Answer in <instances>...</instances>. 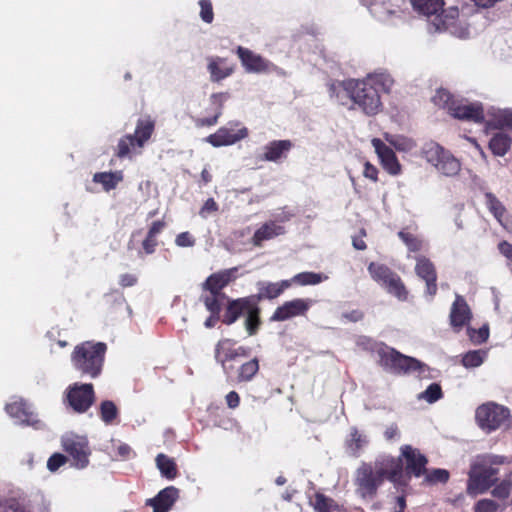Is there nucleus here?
<instances>
[{
	"mask_svg": "<svg viewBox=\"0 0 512 512\" xmlns=\"http://www.w3.org/2000/svg\"><path fill=\"white\" fill-rule=\"evenodd\" d=\"M504 461V458L502 456L497 455H486L481 458H479L478 462L482 464H486L487 466L493 467V465H499L502 464Z\"/></svg>",
	"mask_w": 512,
	"mask_h": 512,
	"instance_id": "nucleus-57",
	"label": "nucleus"
},
{
	"mask_svg": "<svg viewBox=\"0 0 512 512\" xmlns=\"http://www.w3.org/2000/svg\"><path fill=\"white\" fill-rule=\"evenodd\" d=\"M446 152L442 146L434 141L425 143L421 150L422 156L433 166L439 165V161Z\"/></svg>",
	"mask_w": 512,
	"mask_h": 512,
	"instance_id": "nucleus-27",
	"label": "nucleus"
},
{
	"mask_svg": "<svg viewBox=\"0 0 512 512\" xmlns=\"http://www.w3.org/2000/svg\"><path fill=\"white\" fill-rule=\"evenodd\" d=\"M63 449L73 458L77 468H85L89 463L90 450L85 437L66 435L62 437Z\"/></svg>",
	"mask_w": 512,
	"mask_h": 512,
	"instance_id": "nucleus-11",
	"label": "nucleus"
},
{
	"mask_svg": "<svg viewBox=\"0 0 512 512\" xmlns=\"http://www.w3.org/2000/svg\"><path fill=\"white\" fill-rule=\"evenodd\" d=\"M291 285L290 280H282L278 283L259 281L257 282L258 293L249 296L252 304H258L263 299H274L281 295L283 291Z\"/></svg>",
	"mask_w": 512,
	"mask_h": 512,
	"instance_id": "nucleus-15",
	"label": "nucleus"
},
{
	"mask_svg": "<svg viewBox=\"0 0 512 512\" xmlns=\"http://www.w3.org/2000/svg\"><path fill=\"white\" fill-rule=\"evenodd\" d=\"M497 474V468L487 466L478 461L475 462L469 472L467 493L473 496L484 493L494 485Z\"/></svg>",
	"mask_w": 512,
	"mask_h": 512,
	"instance_id": "nucleus-8",
	"label": "nucleus"
},
{
	"mask_svg": "<svg viewBox=\"0 0 512 512\" xmlns=\"http://www.w3.org/2000/svg\"><path fill=\"white\" fill-rule=\"evenodd\" d=\"M403 463L400 459L388 457L382 461L377 460L372 466L368 463L362 465L356 471L355 482L357 492L363 497L373 498L378 487L383 483L384 478L391 482L402 481Z\"/></svg>",
	"mask_w": 512,
	"mask_h": 512,
	"instance_id": "nucleus-1",
	"label": "nucleus"
},
{
	"mask_svg": "<svg viewBox=\"0 0 512 512\" xmlns=\"http://www.w3.org/2000/svg\"><path fill=\"white\" fill-rule=\"evenodd\" d=\"M511 494L506 478H504L493 490L492 495L499 499H506Z\"/></svg>",
	"mask_w": 512,
	"mask_h": 512,
	"instance_id": "nucleus-54",
	"label": "nucleus"
},
{
	"mask_svg": "<svg viewBox=\"0 0 512 512\" xmlns=\"http://www.w3.org/2000/svg\"><path fill=\"white\" fill-rule=\"evenodd\" d=\"M94 398L93 385L90 383H75L67 390V402L77 413H85L93 405Z\"/></svg>",
	"mask_w": 512,
	"mask_h": 512,
	"instance_id": "nucleus-10",
	"label": "nucleus"
},
{
	"mask_svg": "<svg viewBox=\"0 0 512 512\" xmlns=\"http://www.w3.org/2000/svg\"><path fill=\"white\" fill-rule=\"evenodd\" d=\"M237 54L248 72L261 73L267 70L268 62L253 51L239 46Z\"/></svg>",
	"mask_w": 512,
	"mask_h": 512,
	"instance_id": "nucleus-20",
	"label": "nucleus"
},
{
	"mask_svg": "<svg viewBox=\"0 0 512 512\" xmlns=\"http://www.w3.org/2000/svg\"><path fill=\"white\" fill-rule=\"evenodd\" d=\"M208 69L211 73V80L214 82H218V81L226 78L231 73L230 69H226V70L220 69L215 62H211L208 65Z\"/></svg>",
	"mask_w": 512,
	"mask_h": 512,
	"instance_id": "nucleus-50",
	"label": "nucleus"
},
{
	"mask_svg": "<svg viewBox=\"0 0 512 512\" xmlns=\"http://www.w3.org/2000/svg\"><path fill=\"white\" fill-rule=\"evenodd\" d=\"M237 267L221 270L211 274L202 284V289L209 293L224 294L222 289L236 279Z\"/></svg>",
	"mask_w": 512,
	"mask_h": 512,
	"instance_id": "nucleus-14",
	"label": "nucleus"
},
{
	"mask_svg": "<svg viewBox=\"0 0 512 512\" xmlns=\"http://www.w3.org/2000/svg\"><path fill=\"white\" fill-rule=\"evenodd\" d=\"M368 270L372 278L381 283L389 293L395 295L400 300H405L407 291L400 277L389 267L383 264L371 263Z\"/></svg>",
	"mask_w": 512,
	"mask_h": 512,
	"instance_id": "nucleus-9",
	"label": "nucleus"
},
{
	"mask_svg": "<svg viewBox=\"0 0 512 512\" xmlns=\"http://www.w3.org/2000/svg\"><path fill=\"white\" fill-rule=\"evenodd\" d=\"M309 309V303L303 299H294L278 307L271 316V321H285L294 316L303 315Z\"/></svg>",
	"mask_w": 512,
	"mask_h": 512,
	"instance_id": "nucleus-16",
	"label": "nucleus"
},
{
	"mask_svg": "<svg viewBox=\"0 0 512 512\" xmlns=\"http://www.w3.org/2000/svg\"><path fill=\"white\" fill-rule=\"evenodd\" d=\"M449 113L457 119L482 123L484 121V111L480 103H458L452 102L449 106Z\"/></svg>",
	"mask_w": 512,
	"mask_h": 512,
	"instance_id": "nucleus-13",
	"label": "nucleus"
},
{
	"mask_svg": "<svg viewBox=\"0 0 512 512\" xmlns=\"http://www.w3.org/2000/svg\"><path fill=\"white\" fill-rule=\"evenodd\" d=\"M175 243L179 247H192L195 244V240L189 232H182L177 235Z\"/></svg>",
	"mask_w": 512,
	"mask_h": 512,
	"instance_id": "nucleus-55",
	"label": "nucleus"
},
{
	"mask_svg": "<svg viewBox=\"0 0 512 512\" xmlns=\"http://www.w3.org/2000/svg\"><path fill=\"white\" fill-rule=\"evenodd\" d=\"M67 461V457L60 453H55L47 461V468L51 472H55L59 467L64 465Z\"/></svg>",
	"mask_w": 512,
	"mask_h": 512,
	"instance_id": "nucleus-52",
	"label": "nucleus"
},
{
	"mask_svg": "<svg viewBox=\"0 0 512 512\" xmlns=\"http://www.w3.org/2000/svg\"><path fill=\"white\" fill-rule=\"evenodd\" d=\"M247 317L245 320V327L249 335H255L261 324L260 308L258 304L250 303L249 308L246 310Z\"/></svg>",
	"mask_w": 512,
	"mask_h": 512,
	"instance_id": "nucleus-32",
	"label": "nucleus"
},
{
	"mask_svg": "<svg viewBox=\"0 0 512 512\" xmlns=\"http://www.w3.org/2000/svg\"><path fill=\"white\" fill-rule=\"evenodd\" d=\"M398 236L402 239V241L406 244L410 251L416 252L420 250L421 242L412 234L400 231L398 233Z\"/></svg>",
	"mask_w": 512,
	"mask_h": 512,
	"instance_id": "nucleus-48",
	"label": "nucleus"
},
{
	"mask_svg": "<svg viewBox=\"0 0 512 512\" xmlns=\"http://www.w3.org/2000/svg\"><path fill=\"white\" fill-rule=\"evenodd\" d=\"M123 179V175L121 171L117 172H101L96 173L93 176V181L96 183H101L105 191H110L114 189L119 182Z\"/></svg>",
	"mask_w": 512,
	"mask_h": 512,
	"instance_id": "nucleus-28",
	"label": "nucleus"
},
{
	"mask_svg": "<svg viewBox=\"0 0 512 512\" xmlns=\"http://www.w3.org/2000/svg\"><path fill=\"white\" fill-rule=\"evenodd\" d=\"M156 244L155 238H150V235L147 234V237L143 241V249L147 254H151L154 252Z\"/></svg>",
	"mask_w": 512,
	"mask_h": 512,
	"instance_id": "nucleus-62",
	"label": "nucleus"
},
{
	"mask_svg": "<svg viewBox=\"0 0 512 512\" xmlns=\"http://www.w3.org/2000/svg\"><path fill=\"white\" fill-rule=\"evenodd\" d=\"M500 253L505 256L509 264H512V245L507 241H502L498 244Z\"/></svg>",
	"mask_w": 512,
	"mask_h": 512,
	"instance_id": "nucleus-58",
	"label": "nucleus"
},
{
	"mask_svg": "<svg viewBox=\"0 0 512 512\" xmlns=\"http://www.w3.org/2000/svg\"><path fill=\"white\" fill-rule=\"evenodd\" d=\"M485 203L489 211L497 219V221L504 225V218L506 215V209L504 205L498 200V198L491 192L485 193Z\"/></svg>",
	"mask_w": 512,
	"mask_h": 512,
	"instance_id": "nucleus-31",
	"label": "nucleus"
},
{
	"mask_svg": "<svg viewBox=\"0 0 512 512\" xmlns=\"http://www.w3.org/2000/svg\"><path fill=\"white\" fill-rule=\"evenodd\" d=\"M291 147L292 143L290 140L272 141L265 147L266 152L262 159L273 162L278 161L291 149Z\"/></svg>",
	"mask_w": 512,
	"mask_h": 512,
	"instance_id": "nucleus-25",
	"label": "nucleus"
},
{
	"mask_svg": "<svg viewBox=\"0 0 512 512\" xmlns=\"http://www.w3.org/2000/svg\"><path fill=\"white\" fill-rule=\"evenodd\" d=\"M156 465L165 478L174 479L177 476V468L174 460L165 454L160 453L157 455Z\"/></svg>",
	"mask_w": 512,
	"mask_h": 512,
	"instance_id": "nucleus-34",
	"label": "nucleus"
},
{
	"mask_svg": "<svg viewBox=\"0 0 512 512\" xmlns=\"http://www.w3.org/2000/svg\"><path fill=\"white\" fill-rule=\"evenodd\" d=\"M327 279V276L315 272H302L295 275L290 281L300 285H316Z\"/></svg>",
	"mask_w": 512,
	"mask_h": 512,
	"instance_id": "nucleus-37",
	"label": "nucleus"
},
{
	"mask_svg": "<svg viewBox=\"0 0 512 512\" xmlns=\"http://www.w3.org/2000/svg\"><path fill=\"white\" fill-rule=\"evenodd\" d=\"M240 402V398L237 392L231 391L226 395V403L229 408H236L238 407Z\"/></svg>",
	"mask_w": 512,
	"mask_h": 512,
	"instance_id": "nucleus-60",
	"label": "nucleus"
},
{
	"mask_svg": "<svg viewBox=\"0 0 512 512\" xmlns=\"http://www.w3.org/2000/svg\"><path fill=\"white\" fill-rule=\"evenodd\" d=\"M485 351L473 350L467 352L462 358V364L467 368L478 367L483 363Z\"/></svg>",
	"mask_w": 512,
	"mask_h": 512,
	"instance_id": "nucleus-42",
	"label": "nucleus"
},
{
	"mask_svg": "<svg viewBox=\"0 0 512 512\" xmlns=\"http://www.w3.org/2000/svg\"><path fill=\"white\" fill-rule=\"evenodd\" d=\"M433 102L436 105L446 107L449 110L451 103L456 101L453 100L452 95L448 91L439 89L433 97Z\"/></svg>",
	"mask_w": 512,
	"mask_h": 512,
	"instance_id": "nucleus-47",
	"label": "nucleus"
},
{
	"mask_svg": "<svg viewBox=\"0 0 512 512\" xmlns=\"http://www.w3.org/2000/svg\"><path fill=\"white\" fill-rule=\"evenodd\" d=\"M232 341L230 339L220 340L215 348V359L217 362L221 363L223 370L228 374V369L226 367V361L234 360L238 356H247L248 351L244 347H239L237 349L226 348L227 344H230Z\"/></svg>",
	"mask_w": 512,
	"mask_h": 512,
	"instance_id": "nucleus-22",
	"label": "nucleus"
},
{
	"mask_svg": "<svg viewBox=\"0 0 512 512\" xmlns=\"http://www.w3.org/2000/svg\"><path fill=\"white\" fill-rule=\"evenodd\" d=\"M435 167L445 176H455L460 171L459 161L448 151L439 161V165H436Z\"/></svg>",
	"mask_w": 512,
	"mask_h": 512,
	"instance_id": "nucleus-29",
	"label": "nucleus"
},
{
	"mask_svg": "<svg viewBox=\"0 0 512 512\" xmlns=\"http://www.w3.org/2000/svg\"><path fill=\"white\" fill-rule=\"evenodd\" d=\"M199 5L201 7L200 16L201 19L206 23L213 21V9L210 0H200Z\"/></svg>",
	"mask_w": 512,
	"mask_h": 512,
	"instance_id": "nucleus-53",
	"label": "nucleus"
},
{
	"mask_svg": "<svg viewBox=\"0 0 512 512\" xmlns=\"http://www.w3.org/2000/svg\"><path fill=\"white\" fill-rule=\"evenodd\" d=\"M498 504L491 499H481L474 507V512H497Z\"/></svg>",
	"mask_w": 512,
	"mask_h": 512,
	"instance_id": "nucleus-49",
	"label": "nucleus"
},
{
	"mask_svg": "<svg viewBox=\"0 0 512 512\" xmlns=\"http://www.w3.org/2000/svg\"><path fill=\"white\" fill-rule=\"evenodd\" d=\"M201 300L211 314L220 315L224 301H228V297L226 294L210 293L209 295L202 296Z\"/></svg>",
	"mask_w": 512,
	"mask_h": 512,
	"instance_id": "nucleus-36",
	"label": "nucleus"
},
{
	"mask_svg": "<svg viewBox=\"0 0 512 512\" xmlns=\"http://www.w3.org/2000/svg\"><path fill=\"white\" fill-rule=\"evenodd\" d=\"M179 490L169 486L161 490L156 497L147 500V505L152 506L154 512H168L177 500Z\"/></svg>",
	"mask_w": 512,
	"mask_h": 512,
	"instance_id": "nucleus-19",
	"label": "nucleus"
},
{
	"mask_svg": "<svg viewBox=\"0 0 512 512\" xmlns=\"http://www.w3.org/2000/svg\"><path fill=\"white\" fill-rule=\"evenodd\" d=\"M467 334L470 340L475 344H482L487 341L489 337V327L487 324H484L479 329H474L471 327L467 328Z\"/></svg>",
	"mask_w": 512,
	"mask_h": 512,
	"instance_id": "nucleus-44",
	"label": "nucleus"
},
{
	"mask_svg": "<svg viewBox=\"0 0 512 512\" xmlns=\"http://www.w3.org/2000/svg\"><path fill=\"white\" fill-rule=\"evenodd\" d=\"M6 411L11 417L18 419L22 424L34 426L38 423V421L34 419L33 413L28 412L23 403L15 402L8 404L6 406Z\"/></svg>",
	"mask_w": 512,
	"mask_h": 512,
	"instance_id": "nucleus-26",
	"label": "nucleus"
},
{
	"mask_svg": "<svg viewBox=\"0 0 512 512\" xmlns=\"http://www.w3.org/2000/svg\"><path fill=\"white\" fill-rule=\"evenodd\" d=\"M342 317L349 321L357 322L363 318V313L359 310H353L351 312L343 313Z\"/></svg>",
	"mask_w": 512,
	"mask_h": 512,
	"instance_id": "nucleus-63",
	"label": "nucleus"
},
{
	"mask_svg": "<svg viewBox=\"0 0 512 512\" xmlns=\"http://www.w3.org/2000/svg\"><path fill=\"white\" fill-rule=\"evenodd\" d=\"M498 124L500 127L512 128V111L503 110L498 116Z\"/></svg>",
	"mask_w": 512,
	"mask_h": 512,
	"instance_id": "nucleus-56",
	"label": "nucleus"
},
{
	"mask_svg": "<svg viewBox=\"0 0 512 512\" xmlns=\"http://www.w3.org/2000/svg\"><path fill=\"white\" fill-rule=\"evenodd\" d=\"M384 139L398 151L408 152L416 147L415 142L411 138L403 135L385 133Z\"/></svg>",
	"mask_w": 512,
	"mask_h": 512,
	"instance_id": "nucleus-30",
	"label": "nucleus"
},
{
	"mask_svg": "<svg viewBox=\"0 0 512 512\" xmlns=\"http://www.w3.org/2000/svg\"><path fill=\"white\" fill-rule=\"evenodd\" d=\"M372 145L384 169L392 175H397L401 167L394 151L378 138L372 140Z\"/></svg>",
	"mask_w": 512,
	"mask_h": 512,
	"instance_id": "nucleus-17",
	"label": "nucleus"
},
{
	"mask_svg": "<svg viewBox=\"0 0 512 512\" xmlns=\"http://www.w3.org/2000/svg\"><path fill=\"white\" fill-rule=\"evenodd\" d=\"M345 96L353 100L367 115H375L381 108V100L378 89L370 80L349 79L343 84Z\"/></svg>",
	"mask_w": 512,
	"mask_h": 512,
	"instance_id": "nucleus-4",
	"label": "nucleus"
},
{
	"mask_svg": "<svg viewBox=\"0 0 512 512\" xmlns=\"http://www.w3.org/2000/svg\"><path fill=\"white\" fill-rule=\"evenodd\" d=\"M511 145V138L504 133L495 134L490 142L489 147L493 154L503 156L506 154Z\"/></svg>",
	"mask_w": 512,
	"mask_h": 512,
	"instance_id": "nucleus-35",
	"label": "nucleus"
},
{
	"mask_svg": "<svg viewBox=\"0 0 512 512\" xmlns=\"http://www.w3.org/2000/svg\"><path fill=\"white\" fill-rule=\"evenodd\" d=\"M423 476L425 484L434 485L437 483H446L449 480L450 474L445 469L437 468L431 471L427 469V472Z\"/></svg>",
	"mask_w": 512,
	"mask_h": 512,
	"instance_id": "nucleus-38",
	"label": "nucleus"
},
{
	"mask_svg": "<svg viewBox=\"0 0 512 512\" xmlns=\"http://www.w3.org/2000/svg\"><path fill=\"white\" fill-rule=\"evenodd\" d=\"M218 210V205L217 203L214 201L213 198H208L203 207L201 208L199 214L202 216V217H206V212H215Z\"/></svg>",
	"mask_w": 512,
	"mask_h": 512,
	"instance_id": "nucleus-59",
	"label": "nucleus"
},
{
	"mask_svg": "<svg viewBox=\"0 0 512 512\" xmlns=\"http://www.w3.org/2000/svg\"><path fill=\"white\" fill-rule=\"evenodd\" d=\"M472 317L471 310L466 300L456 295L455 301L452 304L450 311V324L456 330L459 331L462 327L469 323Z\"/></svg>",
	"mask_w": 512,
	"mask_h": 512,
	"instance_id": "nucleus-18",
	"label": "nucleus"
},
{
	"mask_svg": "<svg viewBox=\"0 0 512 512\" xmlns=\"http://www.w3.org/2000/svg\"><path fill=\"white\" fill-rule=\"evenodd\" d=\"M249 300V296L231 301L228 299V305L226 308V312L224 314V318L222 320L223 323L227 325L233 324L242 314V312H246V310L249 308V305L251 303Z\"/></svg>",
	"mask_w": 512,
	"mask_h": 512,
	"instance_id": "nucleus-24",
	"label": "nucleus"
},
{
	"mask_svg": "<svg viewBox=\"0 0 512 512\" xmlns=\"http://www.w3.org/2000/svg\"><path fill=\"white\" fill-rule=\"evenodd\" d=\"M285 229L283 226L277 225L275 222L270 221L263 224L257 229L252 237V243L260 247L263 241L273 239L276 236L283 235Z\"/></svg>",
	"mask_w": 512,
	"mask_h": 512,
	"instance_id": "nucleus-23",
	"label": "nucleus"
},
{
	"mask_svg": "<svg viewBox=\"0 0 512 512\" xmlns=\"http://www.w3.org/2000/svg\"><path fill=\"white\" fill-rule=\"evenodd\" d=\"M135 143V137L131 134L126 135L125 137L121 138L118 143V151L117 156L119 158H123L127 156L130 152V147L134 146Z\"/></svg>",
	"mask_w": 512,
	"mask_h": 512,
	"instance_id": "nucleus-45",
	"label": "nucleus"
},
{
	"mask_svg": "<svg viewBox=\"0 0 512 512\" xmlns=\"http://www.w3.org/2000/svg\"><path fill=\"white\" fill-rule=\"evenodd\" d=\"M350 436L351 440L349 442V447L352 448L353 454L356 455L357 451L367 443V440L355 427L351 429Z\"/></svg>",
	"mask_w": 512,
	"mask_h": 512,
	"instance_id": "nucleus-46",
	"label": "nucleus"
},
{
	"mask_svg": "<svg viewBox=\"0 0 512 512\" xmlns=\"http://www.w3.org/2000/svg\"><path fill=\"white\" fill-rule=\"evenodd\" d=\"M370 79H371V84L373 86L379 85L382 87V89L385 92H389L394 83V80L391 77V75L386 72L374 73L373 75H369L366 80H370Z\"/></svg>",
	"mask_w": 512,
	"mask_h": 512,
	"instance_id": "nucleus-41",
	"label": "nucleus"
},
{
	"mask_svg": "<svg viewBox=\"0 0 512 512\" xmlns=\"http://www.w3.org/2000/svg\"><path fill=\"white\" fill-rule=\"evenodd\" d=\"M247 135V128H242L237 133L232 134L227 128L222 127L216 133L209 135L206 141L214 147L227 146L246 138Z\"/></svg>",
	"mask_w": 512,
	"mask_h": 512,
	"instance_id": "nucleus-21",
	"label": "nucleus"
},
{
	"mask_svg": "<svg viewBox=\"0 0 512 512\" xmlns=\"http://www.w3.org/2000/svg\"><path fill=\"white\" fill-rule=\"evenodd\" d=\"M101 419L106 424H111L118 416V408L115 403L105 400L100 404Z\"/></svg>",
	"mask_w": 512,
	"mask_h": 512,
	"instance_id": "nucleus-39",
	"label": "nucleus"
},
{
	"mask_svg": "<svg viewBox=\"0 0 512 512\" xmlns=\"http://www.w3.org/2000/svg\"><path fill=\"white\" fill-rule=\"evenodd\" d=\"M259 370L258 359L254 358L244 363L239 368L238 380L239 381H250Z\"/></svg>",
	"mask_w": 512,
	"mask_h": 512,
	"instance_id": "nucleus-40",
	"label": "nucleus"
},
{
	"mask_svg": "<svg viewBox=\"0 0 512 512\" xmlns=\"http://www.w3.org/2000/svg\"><path fill=\"white\" fill-rule=\"evenodd\" d=\"M154 130V122L151 120H139L135 130V143L142 147L149 140Z\"/></svg>",
	"mask_w": 512,
	"mask_h": 512,
	"instance_id": "nucleus-33",
	"label": "nucleus"
},
{
	"mask_svg": "<svg viewBox=\"0 0 512 512\" xmlns=\"http://www.w3.org/2000/svg\"><path fill=\"white\" fill-rule=\"evenodd\" d=\"M476 420L483 430L491 432L509 425L510 411L502 405L489 402L477 408Z\"/></svg>",
	"mask_w": 512,
	"mask_h": 512,
	"instance_id": "nucleus-7",
	"label": "nucleus"
},
{
	"mask_svg": "<svg viewBox=\"0 0 512 512\" xmlns=\"http://www.w3.org/2000/svg\"><path fill=\"white\" fill-rule=\"evenodd\" d=\"M332 500L327 498L325 495L321 493H317L315 495V504L314 509L317 512H330V505Z\"/></svg>",
	"mask_w": 512,
	"mask_h": 512,
	"instance_id": "nucleus-51",
	"label": "nucleus"
},
{
	"mask_svg": "<svg viewBox=\"0 0 512 512\" xmlns=\"http://www.w3.org/2000/svg\"><path fill=\"white\" fill-rule=\"evenodd\" d=\"M415 10L428 17L430 32H449L459 38H465L469 32L467 27L457 21L458 8L443 9V0H411Z\"/></svg>",
	"mask_w": 512,
	"mask_h": 512,
	"instance_id": "nucleus-2",
	"label": "nucleus"
},
{
	"mask_svg": "<svg viewBox=\"0 0 512 512\" xmlns=\"http://www.w3.org/2000/svg\"><path fill=\"white\" fill-rule=\"evenodd\" d=\"M105 351L106 345L104 343L85 342L75 347L72 362L82 374L95 378L101 372Z\"/></svg>",
	"mask_w": 512,
	"mask_h": 512,
	"instance_id": "nucleus-5",
	"label": "nucleus"
},
{
	"mask_svg": "<svg viewBox=\"0 0 512 512\" xmlns=\"http://www.w3.org/2000/svg\"><path fill=\"white\" fill-rule=\"evenodd\" d=\"M400 458L403 463L402 481H394L395 484L405 486L412 476L418 478L427 472L428 459L418 449L404 445L401 447V454L397 459Z\"/></svg>",
	"mask_w": 512,
	"mask_h": 512,
	"instance_id": "nucleus-6",
	"label": "nucleus"
},
{
	"mask_svg": "<svg viewBox=\"0 0 512 512\" xmlns=\"http://www.w3.org/2000/svg\"><path fill=\"white\" fill-rule=\"evenodd\" d=\"M377 169L371 165L369 162H366L365 163V168H364V176L366 178H369L373 181H376L377 180Z\"/></svg>",
	"mask_w": 512,
	"mask_h": 512,
	"instance_id": "nucleus-61",
	"label": "nucleus"
},
{
	"mask_svg": "<svg viewBox=\"0 0 512 512\" xmlns=\"http://www.w3.org/2000/svg\"><path fill=\"white\" fill-rule=\"evenodd\" d=\"M379 364L393 374L417 373L419 378H427L430 368L416 358L401 354L394 348L381 344L377 349Z\"/></svg>",
	"mask_w": 512,
	"mask_h": 512,
	"instance_id": "nucleus-3",
	"label": "nucleus"
},
{
	"mask_svg": "<svg viewBox=\"0 0 512 512\" xmlns=\"http://www.w3.org/2000/svg\"><path fill=\"white\" fill-rule=\"evenodd\" d=\"M442 396L441 386L437 383H432L419 395V399H424L431 404L441 399Z\"/></svg>",
	"mask_w": 512,
	"mask_h": 512,
	"instance_id": "nucleus-43",
	"label": "nucleus"
},
{
	"mask_svg": "<svg viewBox=\"0 0 512 512\" xmlns=\"http://www.w3.org/2000/svg\"><path fill=\"white\" fill-rule=\"evenodd\" d=\"M416 275L425 281L426 294L433 297L437 293V272L434 264L425 256L416 257Z\"/></svg>",
	"mask_w": 512,
	"mask_h": 512,
	"instance_id": "nucleus-12",
	"label": "nucleus"
},
{
	"mask_svg": "<svg viewBox=\"0 0 512 512\" xmlns=\"http://www.w3.org/2000/svg\"><path fill=\"white\" fill-rule=\"evenodd\" d=\"M164 227V222L162 221H154L148 231V235L150 238H155V236L161 232Z\"/></svg>",
	"mask_w": 512,
	"mask_h": 512,
	"instance_id": "nucleus-64",
	"label": "nucleus"
}]
</instances>
